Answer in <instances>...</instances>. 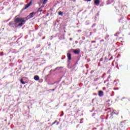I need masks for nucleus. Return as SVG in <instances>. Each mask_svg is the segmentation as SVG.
<instances>
[{"mask_svg":"<svg viewBox=\"0 0 130 130\" xmlns=\"http://www.w3.org/2000/svg\"><path fill=\"white\" fill-rule=\"evenodd\" d=\"M102 41L104 42V40H102Z\"/></svg>","mask_w":130,"mask_h":130,"instance_id":"412c9836","label":"nucleus"},{"mask_svg":"<svg viewBox=\"0 0 130 130\" xmlns=\"http://www.w3.org/2000/svg\"><path fill=\"white\" fill-rule=\"evenodd\" d=\"M113 56H112L110 57V58H109V60H112V59H113Z\"/></svg>","mask_w":130,"mask_h":130,"instance_id":"dca6fc26","label":"nucleus"},{"mask_svg":"<svg viewBox=\"0 0 130 130\" xmlns=\"http://www.w3.org/2000/svg\"><path fill=\"white\" fill-rule=\"evenodd\" d=\"M42 7L39 8V9H38V12H42L43 11V9H41Z\"/></svg>","mask_w":130,"mask_h":130,"instance_id":"1a4fd4ad","label":"nucleus"},{"mask_svg":"<svg viewBox=\"0 0 130 130\" xmlns=\"http://www.w3.org/2000/svg\"><path fill=\"white\" fill-rule=\"evenodd\" d=\"M109 35H107L106 37L105 38V39H109Z\"/></svg>","mask_w":130,"mask_h":130,"instance_id":"2eb2a0df","label":"nucleus"},{"mask_svg":"<svg viewBox=\"0 0 130 130\" xmlns=\"http://www.w3.org/2000/svg\"><path fill=\"white\" fill-rule=\"evenodd\" d=\"M34 79L36 80V81H39V75H35L34 77Z\"/></svg>","mask_w":130,"mask_h":130,"instance_id":"0eeeda50","label":"nucleus"},{"mask_svg":"<svg viewBox=\"0 0 130 130\" xmlns=\"http://www.w3.org/2000/svg\"><path fill=\"white\" fill-rule=\"evenodd\" d=\"M103 95H104V92H103V90H100L99 91V96L100 97H103Z\"/></svg>","mask_w":130,"mask_h":130,"instance_id":"20e7f679","label":"nucleus"},{"mask_svg":"<svg viewBox=\"0 0 130 130\" xmlns=\"http://www.w3.org/2000/svg\"><path fill=\"white\" fill-rule=\"evenodd\" d=\"M74 53H75V54L80 53V50H74Z\"/></svg>","mask_w":130,"mask_h":130,"instance_id":"6e6552de","label":"nucleus"},{"mask_svg":"<svg viewBox=\"0 0 130 130\" xmlns=\"http://www.w3.org/2000/svg\"><path fill=\"white\" fill-rule=\"evenodd\" d=\"M20 83H21L22 84H25V82H24L23 79H21Z\"/></svg>","mask_w":130,"mask_h":130,"instance_id":"9d476101","label":"nucleus"},{"mask_svg":"<svg viewBox=\"0 0 130 130\" xmlns=\"http://www.w3.org/2000/svg\"><path fill=\"white\" fill-rule=\"evenodd\" d=\"M16 16L15 18V22L16 23H20L21 22L20 24H18V26H22L24 25V23H25L26 21L24 20V19H23L22 17H17Z\"/></svg>","mask_w":130,"mask_h":130,"instance_id":"f257e3e1","label":"nucleus"},{"mask_svg":"<svg viewBox=\"0 0 130 130\" xmlns=\"http://www.w3.org/2000/svg\"><path fill=\"white\" fill-rule=\"evenodd\" d=\"M52 90H55V89H53Z\"/></svg>","mask_w":130,"mask_h":130,"instance_id":"4be33fe9","label":"nucleus"},{"mask_svg":"<svg viewBox=\"0 0 130 130\" xmlns=\"http://www.w3.org/2000/svg\"><path fill=\"white\" fill-rule=\"evenodd\" d=\"M121 9L120 10V11H123V9H122V7H121Z\"/></svg>","mask_w":130,"mask_h":130,"instance_id":"6ab92c4d","label":"nucleus"},{"mask_svg":"<svg viewBox=\"0 0 130 130\" xmlns=\"http://www.w3.org/2000/svg\"><path fill=\"white\" fill-rule=\"evenodd\" d=\"M100 61H103V58L102 57V58L100 59Z\"/></svg>","mask_w":130,"mask_h":130,"instance_id":"a211bd4d","label":"nucleus"},{"mask_svg":"<svg viewBox=\"0 0 130 130\" xmlns=\"http://www.w3.org/2000/svg\"><path fill=\"white\" fill-rule=\"evenodd\" d=\"M32 1L34 0H30V1L26 5H25V8L22 9V10H26V9H28V8L30 6H31L32 3Z\"/></svg>","mask_w":130,"mask_h":130,"instance_id":"f03ea898","label":"nucleus"},{"mask_svg":"<svg viewBox=\"0 0 130 130\" xmlns=\"http://www.w3.org/2000/svg\"><path fill=\"white\" fill-rule=\"evenodd\" d=\"M56 122H57V120H55V122H53L51 125H53V124H55V123H56Z\"/></svg>","mask_w":130,"mask_h":130,"instance_id":"ddd939ff","label":"nucleus"},{"mask_svg":"<svg viewBox=\"0 0 130 130\" xmlns=\"http://www.w3.org/2000/svg\"><path fill=\"white\" fill-rule=\"evenodd\" d=\"M48 1V0H44V2H43V4L44 5H45V4H46V3H47Z\"/></svg>","mask_w":130,"mask_h":130,"instance_id":"9b49d317","label":"nucleus"},{"mask_svg":"<svg viewBox=\"0 0 130 130\" xmlns=\"http://www.w3.org/2000/svg\"><path fill=\"white\" fill-rule=\"evenodd\" d=\"M108 130H112L111 126H109V127H108Z\"/></svg>","mask_w":130,"mask_h":130,"instance_id":"4468645a","label":"nucleus"},{"mask_svg":"<svg viewBox=\"0 0 130 130\" xmlns=\"http://www.w3.org/2000/svg\"><path fill=\"white\" fill-rule=\"evenodd\" d=\"M58 14L60 16H63V12H62V11H59V12H58Z\"/></svg>","mask_w":130,"mask_h":130,"instance_id":"f8f14e48","label":"nucleus"},{"mask_svg":"<svg viewBox=\"0 0 130 130\" xmlns=\"http://www.w3.org/2000/svg\"><path fill=\"white\" fill-rule=\"evenodd\" d=\"M100 4V0H94L95 5H96V6H99Z\"/></svg>","mask_w":130,"mask_h":130,"instance_id":"39448f33","label":"nucleus"},{"mask_svg":"<svg viewBox=\"0 0 130 130\" xmlns=\"http://www.w3.org/2000/svg\"><path fill=\"white\" fill-rule=\"evenodd\" d=\"M67 57L69 60H71L72 59V54L70 53H67Z\"/></svg>","mask_w":130,"mask_h":130,"instance_id":"7ed1b4c3","label":"nucleus"},{"mask_svg":"<svg viewBox=\"0 0 130 130\" xmlns=\"http://www.w3.org/2000/svg\"><path fill=\"white\" fill-rule=\"evenodd\" d=\"M36 13H35V12H31V13L29 14V18H32V17H34L35 15H36Z\"/></svg>","mask_w":130,"mask_h":130,"instance_id":"423d86ee","label":"nucleus"},{"mask_svg":"<svg viewBox=\"0 0 130 130\" xmlns=\"http://www.w3.org/2000/svg\"><path fill=\"white\" fill-rule=\"evenodd\" d=\"M71 41H72V39H70Z\"/></svg>","mask_w":130,"mask_h":130,"instance_id":"5701e85b","label":"nucleus"},{"mask_svg":"<svg viewBox=\"0 0 130 130\" xmlns=\"http://www.w3.org/2000/svg\"><path fill=\"white\" fill-rule=\"evenodd\" d=\"M13 22H10L9 25H13Z\"/></svg>","mask_w":130,"mask_h":130,"instance_id":"f3484780","label":"nucleus"},{"mask_svg":"<svg viewBox=\"0 0 130 130\" xmlns=\"http://www.w3.org/2000/svg\"><path fill=\"white\" fill-rule=\"evenodd\" d=\"M92 0H87V2H91Z\"/></svg>","mask_w":130,"mask_h":130,"instance_id":"aec40b11","label":"nucleus"}]
</instances>
